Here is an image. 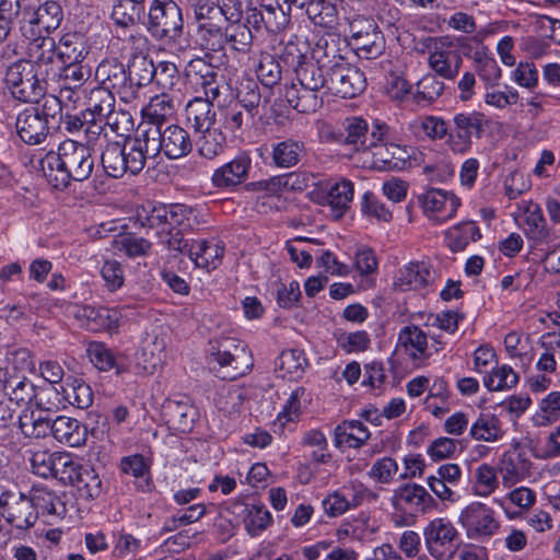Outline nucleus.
Segmentation results:
<instances>
[{"label": "nucleus", "instance_id": "25", "mask_svg": "<svg viewBox=\"0 0 560 560\" xmlns=\"http://www.w3.org/2000/svg\"><path fill=\"white\" fill-rule=\"evenodd\" d=\"M233 508L234 510H241L245 514L244 525L252 537L261 534L272 521L270 512L261 503L235 502Z\"/></svg>", "mask_w": 560, "mask_h": 560}, {"label": "nucleus", "instance_id": "9", "mask_svg": "<svg viewBox=\"0 0 560 560\" xmlns=\"http://www.w3.org/2000/svg\"><path fill=\"white\" fill-rule=\"evenodd\" d=\"M3 392L10 400L18 405H27L34 401L40 410H49L50 407L46 406L45 399L50 395H57V389L54 386L37 387L26 377L20 376L5 377Z\"/></svg>", "mask_w": 560, "mask_h": 560}, {"label": "nucleus", "instance_id": "57", "mask_svg": "<svg viewBox=\"0 0 560 560\" xmlns=\"http://www.w3.org/2000/svg\"><path fill=\"white\" fill-rule=\"evenodd\" d=\"M137 219L142 226L160 229L159 232L164 233L166 231L167 206L156 205L148 206V208L143 207L142 210L138 212Z\"/></svg>", "mask_w": 560, "mask_h": 560}, {"label": "nucleus", "instance_id": "6", "mask_svg": "<svg viewBox=\"0 0 560 560\" xmlns=\"http://www.w3.org/2000/svg\"><path fill=\"white\" fill-rule=\"evenodd\" d=\"M487 119L480 112L458 113L453 117L446 144L454 153L464 154L471 148V139H480L486 130Z\"/></svg>", "mask_w": 560, "mask_h": 560}, {"label": "nucleus", "instance_id": "41", "mask_svg": "<svg viewBox=\"0 0 560 560\" xmlns=\"http://www.w3.org/2000/svg\"><path fill=\"white\" fill-rule=\"evenodd\" d=\"M306 365L307 360L303 351L298 349L282 351L276 361V368L282 372V376L290 380L302 377Z\"/></svg>", "mask_w": 560, "mask_h": 560}, {"label": "nucleus", "instance_id": "50", "mask_svg": "<svg viewBox=\"0 0 560 560\" xmlns=\"http://www.w3.org/2000/svg\"><path fill=\"white\" fill-rule=\"evenodd\" d=\"M74 487L86 498L95 499L102 493V480L93 467L79 468L74 476Z\"/></svg>", "mask_w": 560, "mask_h": 560}, {"label": "nucleus", "instance_id": "58", "mask_svg": "<svg viewBox=\"0 0 560 560\" xmlns=\"http://www.w3.org/2000/svg\"><path fill=\"white\" fill-rule=\"evenodd\" d=\"M518 375L509 365H502L483 377V384L489 390H502L516 385Z\"/></svg>", "mask_w": 560, "mask_h": 560}, {"label": "nucleus", "instance_id": "16", "mask_svg": "<svg viewBox=\"0 0 560 560\" xmlns=\"http://www.w3.org/2000/svg\"><path fill=\"white\" fill-rule=\"evenodd\" d=\"M420 201L425 213H432V219L436 222H445L452 219L460 200L454 194L442 189H430L420 197Z\"/></svg>", "mask_w": 560, "mask_h": 560}, {"label": "nucleus", "instance_id": "17", "mask_svg": "<svg viewBox=\"0 0 560 560\" xmlns=\"http://www.w3.org/2000/svg\"><path fill=\"white\" fill-rule=\"evenodd\" d=\"M15 128L21 140L30 145L40 144L49 133L45 119L31 107H26L18 115Z\"/></svg>", "mask_w": 560, "mask_h": 560}, {"label": "nucleus", "instance_id": "13", "mask_svg": "<svg viewBox=\"0 0 560 560\" xmlns=\"http://www.w3.org/2000/svg\"><path fill=\"white\" fill-rule=\"evenodd\" d=\"M459 523L466 529L469 538L480 535L491 536L499 528L492 509L480 502L467 505L459 515Z\"/></svg>", "mask_w": 560, "mask_h": 560}, {"label": "nucleus", "instance_id": "48", "mask_svg": "<svg viewBox=\"0 0 560 560\" xmlns=\"http://www.w3.org/2000/svg\"><path fill=\"white\" fill-rule=\"evenodd\" d=\"M65 399L79 409H86L93 402V392L83 380L74 378L62 387Z\"/></svg>", "mask_w": 560, "mask_h": 560}, {"label": "nucleus", "instance_id": "44", "mask_svg": "<svg viewBox=\"0 0 560 560\" xmlns=\"http://www.w3.org/2000/svg\"><path fill=\"white\" fill-rule=\"evenodd\" d=\"M163 348L156 342L141 347L136 355V370L138 374H153L163 363Z\"/></svg>", "mask_w": 560, "mask_h": 560}, {"label": "nucleus", "instance_id": "38", "mask_svg": "<svg viewBox=\"0 0 560 560\" xmlns=\"http://www.w3.org/2000/svg\"><path fill=\"white\" fill-rule=\"evenodd\" d=\"M480 237V230L472 221L462 222L446 232L448 246L454 253L464 250L470 242Z\"/></svg>", "mask_w": 560, "mask_h": 560}, {"label": "nucleus", "instance_id": "23", "mask_svg": "<svg viewBox=\"0 0 560 560\" xmlns=\"http://www.w3.org/2000/svg\"><path fill=\"white\" fill-rule=\"evenodd\" d=\"M52 436L70 447H79L88 439V428L74 418L59 416L54 420Z\"/></svg>", "mask_w": 560, "mask_h": 560}, {"label": "nucleus", "instance_id": "8", "mask_svg": "<svg viewBox=\"0 0 560 560\" xmlns=\"http://www.w3.org/2000/svg\"><path fill=\"white\" fill-rule=\"evenodd\" d=\"M0 509L5 521L19 529H27L37 521V512H34L31 498L22 492L2 490Z\"/></svg>", "mask_w": 560, "mask_h": 560}, {"label": "nucleus", "instance_id": "4", "mask_svg": "<svg viewBox=\"0 0 560 560\" xmlns=\"http://www.w3.org/2000/svg\"><path fill=\"white\" fill-rule=\"evenodd\" d=\"M145 28L160 42H176L184 32L180 7L174 0H153L148 12Z\"/></svg>", "mask_w": 560, "mask_h": 560}, {"label": "nucleus", "instance_id": "15", "mask_svg": "<svg viewBox=\"0 0 560 560\" xmlns=\"http://www.w3.org/2000/svg\"><path fill=\"white\" fill-rule=\"evenodd\" d=\"M210 346V355L214 361L222 368L226 366L232 369L233 374L231 378L244 375L248 365L243 369L240 363L242 359L246 357L245 347L241 346L237 340L229 337L211 341Z\"/></svg>", "mask_w": 560, "mask_h": 560}, {"label": "nucleus", "instance_id": "7", "mask_svg": "<svg viewBox=\"0 0 560 560\" xmlns=\"http://www.w3.org/2000/svg\"><path fill=\"white\" fill-rule=\"evenodd\" d=\"M429 553L438 560H450L458 548V533L445 518L431 521L423 532Z\"/></svg>", "mask_w": 560, "mask_h": 560}, {"label": "nucleus", "instance_id": "59", "mask_svg": "<svg viewBox=\"0 0 560 560\" xmlns=\"http://www.w3.org/2000/svg\"><path fill=\"white\" fill-rule=\"evenodd\" d=\"M34 106H30L37 110L40 118L45 119L48 125L50 120H60L62 118V102L60 97L52 94H44L38 101L34 102Z\"/></svg>", "mask_w": 560, "mask_h": 560}, {"label": "nucleus", "instance_id": "27", "mask_svg": "<svg viewBox=\"0 0 560 560\" xmlns=\"http://www.w3.org/2000/svg\"><path fill=\"white\" fill-rule=\"evenodd\" d=\"M82 316L86 318L90 329L108 332H116L121 320V313L118 308L103 306H85Z\"/></svg>", "mask_w": 560, "mask_h": 560}, {"label": "nucleus", "instance_id": "64", "mask_svg": "<svg viewBox=\"0 0 560 560\" xmlns=\"http://www.w3.org/2000/svg\"><path fill=\"white\" fill-rule=\"evenodd\" d=\"M361 211L364 215L389 222L393 218L392 211L384 203L378 202L374 194L366 191L361 202Z\"/></svg>", "mask_w": 560, "mask_h": 560}, {"label": "nucleus", "instance_id": "62", "mask_svg": "<svg viewBox=\"0 0 560 560\" xmlns=\"http://www.w3.org/2000/svg\"><path fill=\"white\" fill-rule=\"evenodd\" d=\"M105 126L119 137L126 136L133 127V119L129 112L115 108L103 118Z\"/></svg>", "mask_w": 560, "mask_h": 560}, {"label": "nucleus", "instance_id": "60", "mask_svg": "<svg viewBox=\"0 0 560 560\" xmlns=\"http://www.w3.org/2000/svg\"><path fill=\"white\" fill-rule=\"evenodd\" d=\"M444 89V83L435 74H428L417 83V92L413 97L418 103L433 102L442 95Z\"/></svg>", "mask_w": 560, "mask_h": 560}, {"label": "nucleus", "instance_id": "1", "mask_svg": "<svg viewBox=\"0 0 560 560\" xmlns=\"http://www.w3.org/2000/svg\"><path fill=\"white\" fill-rule=\"evenodd\" d=\"M48 183L58 190L67 189L71 182L89 179L94 170V158L88 145L67 139L58 150L49 151L40 161Z\"/></svg>", "mask_w": 560, "mask_h": 560}, {"label": "nucleus", "instance_id": "39", "mask_svg": "<svg viewBox=\"0 0 560 560\" xmlns=\"http://www.w3.org/2000/svg\"><path fill=\"white\" fill-rule=\"evenodd\" d=\"M265 9V28L270 33H279L283 31L291 21L290 7H287L284 2L279 0H268L267 3H262Z\"/></svg>", "mask_w": 560, "mask_h": 560}, {"label": "nucleus", "instance_id": "43", "mask_svg": "<svg viewBox=\"0 0 560 560\" xmlns=\"http://www.w3.org/2000/svg\"><path fill=\"white\" fill-rule=\"evenodd\" d=\"M261 94L257 82L253 79H244L240 82L236 90V101L241 107L247 112L248 117H255L258 114Z\"/></svg>", "mask_w": 560, "mask_h": 560}, {"label": "nucleus", "instance_id": "37", "mask_svg": "<svg viewBox=\"0 0 560 560\" xmlns=\"http://www.w3.org/2000/svg\"><path fill=\"white\" fill-rule=\"evenodd\" d=\"M197 136L196 145L201 156L212 160L220 155L226 143L225 135L213 126L207 130L195 132Z\"/></svg>", "mask_w": 560, "mask_h": 560}, {"label": "nucleus", "instance_id": "40", "mask_svg": "<svg viewBox=\"0 0 560 560\" xmlns=\"http://www.w3.org/2000/svg\"><path fill=\"white\" fill-rule=\"evenodd\" d=\"M328 92L341 100H347L350 91V65L349 62H335L329 70L326 80Z\"/></svg>", "mask_w": 560, "mask_h": 560}, {"label": "nucleus", "instance_id": "14", "mask_svg": "<svg viewBox=\"0 0 560 560\" xmlns=\"http://www.w3.org/2000/svg\"><path fill=\"white\" fill-rule=\"evenodd\" d=\"M252 170L247 152L238 153L233 160L214 170L211 183L217 188H232L245 183Z\"/></svg>", "mask_w": 560, "mask_h": 560}, {"label": "nucleus", "instance_id": "47", "mask_svg": "<svg viewBox=\"0 0 560 560\" xmlns=\"http://www.w3.org/2000/svg\"><path fill=\"white\" fill-rule=\"evenodd\" d=\"M115 96L112 92L96 86L90 92L85 112L90 113L91 117L104 118L115 108Z\"/></svg>", "mask_w": 560, "mask_h": 560}, {"label": "nucleus", "instance_id": "20", "mask_svg": "<svg viewBox=\"0 0 560 560\" xmlns=\"http://www.w3.org/2000/svg\"><path fill=\"white\" fill-rule=\"evenodd\" d=\"M364 36H362V31H354V25H352V51L360 59H375L382 52V47L376 40L380 38L378 33L376 32V24L373 19L370 16H364Z\"/></svg>", "mask_w": 560, "mask_h": 560}, {"label": "nucleus", "instance_id": "11", "mask_svg": "<svg viewBox=\"0 0 560 560\" xmlns=\"http://www.w3.org/2000/svg\"><path fill=\"white\" fill-rule=\"evenodd\" d=\"M377 275L378 259L375 252L369 246H359L352 262V294L373 290Z\"/></svg>", "mask_w": 560, "mask_h": 560}, {"label": "nucleus", "instance_id": "36", "mask_svg": "<svg viewBox=\"0 0 560 560\" xmlns=\"http://www.w3.org/2000/svg\"><path fill=\"white\" fill-rule=\"evenodd\" d=\"M305 151L302 141L285 139L272 147V161L276 166L289 168L295 166Z\"/></svg>", "mask_w": 560, "mask_h": 560}, {"label": "nucleus", "instance_id": "54", "mask_svg": "<svg viewBox=\"0 0 560 560\" xmlns=\"http://www.w3.org/2000/svg\"><path fill=\"white\" fill-rule=\"evenodd\" d=\"M34 512L43 514L60 515L65 512V505L60 498L47 490H36L31 498Z\"/></svg>", "mask_w": 560, "mask_h": 560}, {"label": "nucleus", "instance_id": "45", "mask_svg": "<svg viewBox=\"0 0 560 560\" xmlns=\"http://www.w3.org/2000/svg\"><path fill=\"white\" fill-rule=\"evenodd\" d=\"M326 199L331 210V217L335 220H339L349 208L350 182L342 179L335 183L329 188Z\"/></svg>", "mask_w": 560, "mask_h": 560}, {"label": "nucleus", "instance_id": "52", "mask_svg": "<svg viewBox=\"0 0 560 560\" xmlns=\"http://www.w3.org/2000/svg\"><path fill=\"white\" fill-rule=\"evenodd\" d=\"M224 28V38L237 51H247L253 42V35L246 23L228 22Z\"/></svg>", "mask_w": 560, "mask_h": 560}, {"label": "nucleus", "instance_id": "61", "mask_svg": "<svg viewBox=\"0 0 560 560\" xmlns=\"http://www.w3.org/2000/svg\"><path fill=\"white\" fill-rule=\"evenodd\" d=\"M476 494L487 497L499 486L494 467L482 464L476 469Z\"/></svg>", "mask_w": 560, "mask_h": 560}, {"label": "nucleus", "instance_id": "22", "mask_svg": "<svg viewBox=\"0 0 560 560\" xmlns=\"http://www.w3.org/2000/svg\"><path fill=\"white\" fill-rule=\"evenodd\" d=\"M427 335L416 325H409L401 328L398 334L396 351H404L413 361L423 360L429 357L427 353Z\"/></svg>", "mask_w": 560, "mask_h": 560}, {"label": "nucleus", "instance_id": "12", "mask_svg": "<svg viewBox=\"0 0 560 560\" xmlns=\"http://www.w3.org/2000/svg\"><path fill=\"white\" fill-rule=\"evenodd\" d=\"M36 47L40 51L51 49L54 57L56 56L62 63L83 61L89 54L84 36L78 32L63 34L58 44L50 37H43Z\"/></svg>", "mask_w": 560, "mask_h": 560}, {"label": "nucleus", "instance_id": "26", "mask_svg": "<svg viewBox=\"0 0 560 560\" xmlns=\"http://www.w3.org/2000/svg\"><path fill=\"white\" fill-rule=\"evenodd\" d=\"M469 435L476 441L493 443L504 435L502 422L491 412H481L470 425Z\"/></svg>", "mask_w": 560, "mask_h": 560}, {"label": "nucleus", "instance_id": "3", "mask_svg": "<svg viewBox=\"0 0 560 560\" xmlns=\"http://www.w3.org/2000/svg\"><path fill=\"white\" fill-rule=\"evenodd\" d=\"M33 61L19 59L8 66L4 83L11 95L21 102L38 101L47 91V80L52 70L51 49L32 55Z\"/></svg>", "mask_w": 560, "mask_h": 560}, {"label": "nucleus", "instance_id": "55", "mask_svg": "<svg viewBox=\"0 0 560 560\" xmlns=\"http://www.w3.org/2000/svg\"><path fill=\"white\" fill-rule=\"evenodd\" d=\"M223 127L232 133H236L243 127H249L254 117L247 118V112L238 105V103L231 102L222 112Z\"/></svg>", "mask_w": 560, "mask_h": 560}, {"label": "nucleus", "instance_id": "34", "mask_svg": "<svg viewBox=\"0 0 560 560\" xmlns=\"http://www.w3.org/2000/svg\"><path fill=\"white\" fill-rule=\"evenodd\" d=\"M67 460H69V454L39 451L32 455L31 464L34 474L48 478L57 477L58 471L68 463Z\"/></svg>", "mask_w": 560, "mask_h": 560}, {"label": "nucleus", "instance_id": "5", "mask_svg": "<svg viewBox=\"0 0 560 560\" xmlns=\"http://www.w3.org/2000/svg\"><path fill=\"white\" fill-rule=\"evenodd\" d=\"M101 165L104 173L115 179L126 174L138 175L145 166L143 155H140L130 139L108 142L102 150Z\"/></svg>", "mask_w": 560, "mask_h": 560}, {"label": "nucleus", "instance_id": "56", "mask_svg": "<svg viewBox=\"0 0 560 560\" xmlns=\"http://www.w3.org/2000/svg\"><path fill=\"white\" fill-rule=\"evenodd\" d=\"M525 232L528 237L533 240H544L548 236L547 222L544 218L542 210L538 205H533L527 208L525 214Z\"/></svg>", "mask_w": 560, "mask_h": 560}, {"label": "nucleus", "instance_id": "33", "mask_svg": "<svg viewBox=\"0 0 560 560\" xmlns=\"http://www.w3.org/2000/svg\"><path fill=\"white\" fill-rule=\"evenodd\" d=\"M298 66L295 67V75L300 85L320 90L326 84L324 71L318 62L313 59H307L303 54H298Z\"/></svg>", "mask_w": 560, "mask_h": 560}, {"label": "nucleus", "instance_id": "63", "mask_svg": "<svg viewBox=\"0 0 560 560\" xmlns=\"http://www.w3.org/2000/svg\"><path fill=\"white\" fill-rule=\"evenodd\" d=\"M161 243L164 244L168 250L176 254H187L192 248V243L185 238L183 230H167L164 233L158 232Z\"/></svg>", "mask_w": 560, "mask_h": 560}, {"label": "nucleus", "instance_id": "46", "mask_svg": "<svg viewBox=\"0 0 560 560\" xmlns=\"http://www.w3.org/2000/svg\"><path fill=\"white\" fill-rule=\"evenodd\" d=\"M52 424L54 420L42 415L36 416L34 411L30 416L23 415L19 418V427L26 438L40 439L48 434L52 435Z\"/></svg>", "mask_w": 560, "mask_h": 560}, {"label": "nucleus", "instance_id": "10", "mask_svg": "<svg viewBox=\"0 0 560 560\" xmlns=\"http://www.w3.org/2000/svg\"><path fill=\"white\" fill-rule=\"evenodd\" d=\"M95 78L100 86L118 94L121 100L128 101L135 97V89L130 85L131 79L128 70L117 59H105L96 68Z\"/></svg>", "mask_w": 560, "mask_h": 560}, {"label": "nucleus", "instance_id": "30", "mask_svg": "<svg viewBox=\"0 0 560 560\" xmlns=\"http://www.w3.org/2000/svg\"><path fill=\"white\" fill-rule=\"evenodd\" d=\"M186 118L195 132L207 130L215 124L213 105L202 97H195L186 106Z\"/></svg>", "mask_w": 560, "mask_h": 560}, {"label": "nucleus", "instance_id": "19", "mask_svg": "<svg viewBox=\"0 0 560 560\" xmlns=\"http://www.w3.org/2000/svg\"><path fill=\"white\" fill-rule=\"evenodd\" d=\"M434 281V270L424 261L410 262L399 269L394 284L400 291L420 290Z\"/></svg>", "mask_w": 560, "mask_h": 560}, {"label": "nucleus", "instance_id": "35", "mask_svg": "<svg viewBox=\"0 0 560 560\" xmlns=\"http://www.w3.org/2000/svg\"><path fill=\"white\" fill-rule=\"evenodd\" d=\"M167 423L180 433L191 431L196 418V410L192 406L182 401H170L165 406Z\"/></svg>", "mask_w": 560, "mask_h": 560}, {"label": "nucleus", "instance_id": "49", "mask_svg": "<svg viewBox=\"0 0 560 560\" xmlns=\"http://www.w3.org/2000/svg\"><path fill=\"white\" fill-rule=\"evenodd\" d=\"M153 82L165 96L167 92L175 91L180 82L179 70L177 66L170 61H161L155 66Z\"/></svg>", "mask_w": 560, "mask_h": 560}, {"label": "nucleus", "instance_id": "51", "mask_svg": "<svg viewBox=\"0 0 560 560\" xmlns=\"http://www.w3.org/2000/svg\"><path fill=\"white\" fill-rule=\"evenodd\" d=\"M256 73L262 85L272 88L280 82L282 68L275 56L270 54H262L260 56Z\"/></svg>", "mask_w": 560, "mask_h": 560}, {"label": "nucleus", "instance_id": "32", "mask_svg": "<svg viewBox=\"0 0 560 560\" xmlns=\"http://www.w3.org/2000/svg\"><path fill=\"white\" fill-rule=\"evenodd\" d=\"M127 70L131 79L130 85L135 89V94L139 88L147 86L153 82L155 66L153 60L144 54H132Z\"/></svg>", "mask_w": 560, "mask_h": 560}, {"label": "nucleus", "instance_id": "31", "mask_svg": "<svg viewBox=\"0 0 560 560\" xmlns=\"http://www.w3.org/2000/svg\"><path fill=\"white\" fill-rule=\"evenodd\" d=\"M162 136L161 126L150 125L133 139H130L132 144L136 145L137 151H140V155H143L144 164L147 160L155 159L161 152L164 153Z\"/></svg>", "mask_w": 560, "mask_h": 560}, {"label": "nucleus", "instance_id": "53", "mask_svg": "<svg viewBox=\"0 0 560 560\" xmlns=\"http://www.w3.org/2000/svg\"><path fill=\"white\" fill-rule=\"evenodd\" d=\"M59 78L63 82V86L72 89H81L91 75V69L83 66L82 61L74 63H62L58 72Z\"/></svg>", "mask_w": 560, "mask_h": 560}, {"label": "nucleus", "instance_id": "18", "mask_svg": "<svg viewBox=\"0 0 560 560\" xmlns=\"http://www.w3.org/2000/svg\"><path fill=\"white\" fill-rule=\"evenodd\" d=\"M532 462L524 452L518 450L506 451L498 463V471L502 476L503 485L512 487L529 476Z\"/></svg>", "mask_w": 560, "mask_h": 560}, {"label": "nucleus", "instance_id": "21", "mask_svg": "<svg viewBox=\"0 0 560 560\" xmlns=\"http://www.w3.org/2000/svg\"><path fill=\"white\" fill-rule=\"evenodd\" d=\"M86 354L91 363L100 371L107 372L115 369L117 375L128 371L122 354L115 353L104 342H90L86 348Z\"/></svg>", "mask_w": 560, "mask_h": 560}, {"label": "nucleus", "instance_id": "42", "mask_svg": "<svg viewBox=\"0 0 560 560\" xmlns=\"http://www.w3.org/2000/svg\"><path fill=\"white\" fill-rule=\"evenodd\" d=\"M143 11L142 2L117 0L113 7L110 16L117 26L127 28L137 24Z\"/></svg>", "mask_w": 560, "mask_h": 560}, {"label": "nucleus", "instance_id": "29", "mask_svg": "<svg viewBox=\"0 0 560 560\" xmlns=\"http://www.w3.org/2000/svg\"><path fill=\"white\" fill-rule=\"evenodd\" d=\"M224 255V247L219 243H209L206 240L192 242L189 258L198 268L215 269Z\"/></svg>", "mask_w": 560, "mask_h": 560}, {"label": "nucleus", "instance_id": "24", "mask_svg": "<svg viewBox=\"0 0 560 560\" xmlns=\"http://www.w3.org/2000/svg\"><path fill=\"white\" fill-rule=\"evenodd\" d=\"M164 155L176 160L188 155L192 150V140L186 129L178 125H170L162 129Z\"/></svg>", "mask_w": 560, "mask_h": 560}, {"label": "nucleus", "instance_id": "28", "mask_svg": "<svg viewBox=\"0 0 560 560\" xmlns=\"http://www.w3.org/2000/svg\"><path fill=\"white\" fill-rule=\"evenodd\" d=\"M63 20V11L57 1H45L32 14L30 24L37 26L38 32L47 34L56 31Z\"/></svg>", "mask_w": 560, "mask_h": 560}, {"label": "nucleus", "instance_id": "2", "mask_svg": "<svg viewBox=\"0 0 560 560\" xmlns=\"http://www.w3.org/2000/svg\"><path fill=\"white\" fill-rule=\"evenodd\" d=\"M369 125L362 117L352 116V150L355 152L362 151L368 154L360 163L352 154V163L355 166L363 168L376 170L380 172L402 171L409 164L410 154L405 147L395 143H389L383 147H377V142L382 140V127L377 126L368 135Z\"/></svg>", "mask_w": 560, "mask_h": 560}]
</instances>
